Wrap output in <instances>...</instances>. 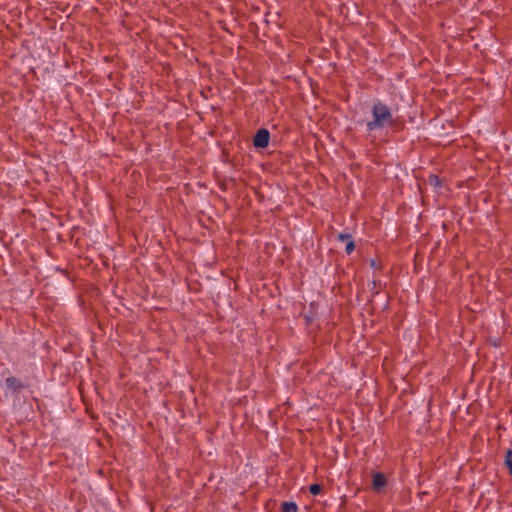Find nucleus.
Returning <instances> with one entry per match:
<instances>
[{
	"instance_id": "11",
	"label": "nucleus",
	"mask_w": 512,
	"mask_h": 512,
	"mask_svg": "<svg viewBox=\"0 0 512 512\" xmlns=\"http://www.w3.org/2000/svg\"><path fill=\"white\" fill-rule=\"evenodd\" d=\"M370 265H371V267H373L374 269H380V268H381V265H380L376 260H374V259H372V260L370 261Z\"/></svg>"
},
{
	"instance_id": "4",
	"label": "nucleus",
	"mask_w": 512,
	"mask_h": 512,
	"mask_svg": "<svg viewBox=\"0 0 512 512\" xmlns=\"http://www.w3.org/2000/svg\"><path fill=\"white\" fill-rule=\"evenodd\" d=\"M387 485L386 477L381 472H376L373 474L372 479V488L376 492H380L382 488H384Z\"/></svg>"
},
{
	"instance_id": "9",
	"label": "nucleus",
	"mask_w": 512,
	"mask_h": 512,
	"mask_svg": "<svg viewBox=\"0 0 512 512\" xmlns=\"http://www.w3.org/2000/svg\"><path fill=\"white\" fill-rule=\"evenodd\" d=\"M355 248V243L353 241V239L347 241L346 243V247H345V251L347 254H350Z\"/></svg>"
},
{
	"instance_id": "2",
	"label": "nucleus",
	"mask_w": 512,
	"mask_h": 512,
	"mask_svg": "<svg viewBox=\"0 0 512 512\" xmlns=\"http://www.w3.org/2000/svg\"><path fill=\"white\" fill-rule=\"evenodd\" d=\"M270 133L267 129H259L253 137V145L256 148H266L269 145Z\"/></svg>"
},
{
	"instance_id": "7",
	"label": "nucleus",
	"mask_w": 512,
	"mask_h": 512,
	"mask_svg": "<svg viewBox=\"0 0 512 512\" xmlns=\"http://www.w3.org/2000/svg\"><path fill=\"white\" fill-rule=\"evenodd\" d=\"M504 463L509 471V474L512 475V449H508L506 451Z\"/></svg>"
},
{
	"instance_id": "1",
	"label": "nucleus",
	"mask_w": 512,
	"mask_h": 512,
	"mask_svg": "<svg viewBox=\"0 0 512 512\" xmlns=\"http://www.w3.org/2000/svg\"><path fill=\"white\" fill-rule=\"evenodd\" d=\"M372 115L373 120L367 123L369 131L384 128L386 125H392L394 123L390 109L380 102L373 105Z\"/></svg>"
},
{
	"instance_id": "8",
	"label": "nucleus",
	"mask_w": 512,
	"mask_h": 512,
	"mask_svg": "<svg viewBox=\"0 0 512 512\" xmlns=\"http://www.w3.org/2000/svg\"><path fill=\"white\" fill-rule=\"evenodd\" d=\"M309 492L316 496L322 492V486L318 483H313L309 486Z\"/></svg>"
},
{
	"instance_id": "5",
	"label": "nucleus",
	"mask_w": 512,
	"mask_h": 512,
	"mask_svg": "<svg viewBox=\"0 0 512 512\" xmlns=\"http://www.w3.org/2000/svg\"><path fill=\"white\" fill-rule=\"evenodd\" d=\"M428 183L435 188H440L442 186V181H441L440 177L436 174L429 175Z\"/></svg>"
},
{
	"instance_id": "10",
	"label": "nucleus",
	"mask_w": 512,
	"mask_h": 512,
	"mask_svg": "<svg viewBox=\"0 0 512 512\" xmlns=\"http://www.w3.org/2000/svg\"><path fill=\"white\" fill-rule=\"evenodd\" d=\"M337 239L340 241L347 242L352 239V236H351V234H348V233H340V234H338Z\"/></svg>"
},
{
	"instance_id": "6",
	"label": "nucleus",
	"mask_w": 512,
	"mask_h": 512,
	"mask_svg": "<svg viewBox=\"0 0 512 512\" xmlns=\"http://www.w3.org/2000/svg\"><path fill=\"white\" fill-rule=\"evenodd\" d=\"M297 505L294 502H283L281 512H297Z\"/></svg>"
},
{
	"instance_id": "12",
	"label": "nucleus",
	"mask_w": 512,
	"mask_h": 512,
	"mask_svg": "<svg viewBox=\"0 0 512 512\" xmlns=\"http://www.w3.org/2000/svg\"><path fill=\"white\" fill-rule=\"evenodd\" d=\"M304 319H305L306 325H309L312 322V317L311 316L305 315Z\"/></svg>"
},
{
	"instance_id": "3",
	"label": "nucleus",
	"mask_w": 512,
	"mask_h": 512,
	"mask_svg": "<svg viewBox=\"0 0 512 512\" xmlns=\"http://www.w3.org/2000/svg\"><path fill=\"white\" fill-rule=\"evenodd\" d=\"M7 389L13 394L19 393L21 390L25 389L27 385L23 383L20 379L10 376L5 380Z\"/></svg>"
}]
</instances>
